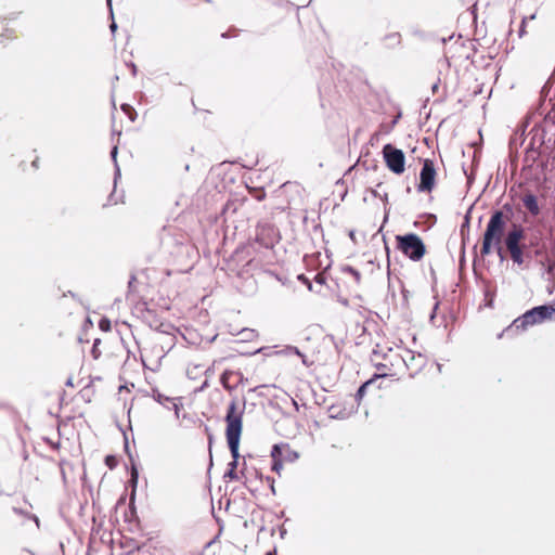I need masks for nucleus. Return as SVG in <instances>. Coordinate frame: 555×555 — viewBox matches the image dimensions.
Masks as SVG:
<instances>
[{"instance_id":"obj_16","label":"nucleus","mask_w":555,"mask_h":555,"mask_svg":"<svg viewBox=\"0 0 555 555\" xmlns=\"http://www.w3.org/2000/svg\"><path fill=\"white\" fill-rule=\"evenodd\" d=\"M99 327L101 331L103 332H109L112 330V324H111V320L107 319V318H102L100 321H99Z\"/></svg>"},{"instance_id":"obj_28","label":"nucleus","mask_w":555,"mask_h":555,"mask_svg":"<svg viewBox=\"0 0 555 555\" xmlns=\"http://www.w3.org/2000/svg\"><path fill=\"white\" fill-rule=\"evenodd\" d=\"M352 272H353V274L356 275V278H357V279H359V278H360L359 272H357V271H354V270H352Z\"/></svg>"},{"instance_id":"obj_25","label":"nucleus","mask_w":555,"mask_h":555,"mask_svg":"<svg viewBox=\"0 0 555 555\" xmlns=\"http://www.w3.org/2000/svg\"><path fill=\"white\" fill-rule=\"evenodd\" d=\"M438 307H439V304L437 302V304L435 305L434 312H436V311H437ZM434 318H435V313H433V314H431V319H434Z\"/></svg>"},{"instance_id":"obj_9","label":"nucleus","mask_w":555,"mask_h":555,"mask_svg":"<svg viewBox=\"0 0 555 555\" xmlns=\"http://www.w3.org/2000/svg\"><path fill=\"white\" fill-rule=\"evenodd\" d=\"M436 169L431 159H425L420 173V184L417 186L420 192H431L436 182Z\"/></svg>"},{"instance_id":"obj_2","label":"nucleus","mask_w":555,"mask_h":555,"mask_svg":"<svg viewBox=\"0 0 555 555\" xmlns=\"http://www.w3.org/2000/svg\"><path fill=\"white\" fill-rule=\"evenodd\" d=\"M245 413V401L233 398L227 408L225 413V438L231 451L233 461L230 463L231 469L235 470L237 459L240 456V441L243 433V416Z\"/></svg>"},{"instance_id":"obj_18","label":"nucleus","mask_w":555,"mask_h":555,"mask_svg":"<svg viewBox=\"0 0 555 555\" xmlns=\"http://www.w3.org/2000/svg\"><path fill=\"white\" fill-rule=\"evenodd\" d=\"M46 441L51 446L52 449L54 450H59L61 448V442L60 440H57L56 442L50 440V439H46Z\"/></svg>"},{"instance_id":"obj_1","label":"nucleus","mask_w":555,"mask_h":555,"mask_svg":"<svg viewBox=\"0 0 555 555\" xmlns=\"http://www.w3.org/2000/svg\"><path fill=\"white\" fill-rule=\"evenodd\" d=\"M505 246L512 261L521 269H527L535 259L548 274L555 269V261L550 259L547 244L543 232L539 229L525 232L519 225H514L505 237Z\"/></svg>"},{"instance_id":"obj_12","label":"nucleus","mask_w":555,"mask_h":555,"mask_svg":"<svg viewBox=\"0 0 555 555\" xmlns=\"http://www.w3.org/2000/svg\"><path fill=\"white\" fill-rule=\"evenodd\" d=\"M524 206L526 209L533 216H538L540 214V207L538 205L537 197L531 194L527 193L521 198Z\"/></svg>"},{"instance_id":"obj_21","label":"nucleus","mask_w":555,"mask_h":555,"mask_svg":"<svg viewBox=\"0 0 555 555\" xmlns=\"http://www.w3.org/2000/svg\"><path fill=\"white\" fill-rule=\"evenodd\" d=\"M298 280L302 281L305 284H307L308 288L311 291L312 289V286H311V283L309 282V280L307 278H305L304 274H299L298 276Z\"/></svg>"},{"instance_id":"obj_10","label":"nucleus","mask_w":555,"mask_h":555,"mask_svg":"<svg viewBox=\"0 0 555 555\" xmlns=\"http://www.w3.org/2000/svg\"><path fill=\"white\" fill-rule=\"evenodd\" d=\"M276 232L273 227L262 225L258 228L256 242L267 248L273 249L276 242Z\"/></svg>"},{"instance_id":"obj_7","label":"nucleus","mask_w":555,"mask_h":555,"mask_svg":"<svg viewBox=\"0 0 555 555\" xmlns=\"http://www.w3.org/2000/svg\"><path fill=\"white\" fill-rule=\"evenodd\" d=\"M383 156L386 166L390 171L396 175H401L404 172L405 156L401 150L392 146L391 144H386L383 147Z\"/></svg>"},{"instance_id":"obj_14","label":"nucleus","mask_w":555,"mask_h":555,"mask_svg":"<svg viewBox=\"0 0 555 555\" xmlns=\"http://www.w3.org/2000/svg\"><path fill=\"white\" fill-rule=\"evenodd\" d=\"M101 344H102V341L99 338L94 339V341H93V346L91 349V356L94 360H99L102 356V351L100 349Z\"/></svg>"},{"instance_id":"obj_17","label":"nucleus","mask_w":555,"mask_h":555,"mask_svg":"<svg viewBox=\"0 0 555 555\" xmlns=\"http://www.w3.org/2000/svg\"><path fill=\"white\" fill-rule=\"evenodd\" d=\"M104 462L108 466L109 469H114L118 464L117 457L115 455H111V454L105 456Z\"/></svg>"},{"instance_id":"obj_3","label":"nucleus","mask_w":555,"mask_h":555,"mask_svg":"<svg viewBox=\"0 0 555 555\" xmlns=\"http://www.w3.org/2000/svg\"><path fill=\"white\" fill-rule=\"evenodd\" d=\"M505 227L506 217L504 216L503 211H494L490 217V220L483 233L480 248L481 257L490 255L493 248H496L499 254L501 253V243L502 237L504 235Z\"/></svg>"},{"instance_id":"obj_29","label":"nucleus","mask_w":555,"mask_h":555,"mask_svg":"<svg viewBox=\"0 0 555 555\" xmlns=\"http://www.w3.org/2000/svg\"><path fill=\"white\" fill-rule=\"evenodd\" d=\"M279 453H280V457H281L283 455V448L281 446H280Z\"/></svg>"},{"instance_id":"obj_22","label":"nucleus","mask_w":555,"mask_h":555,"mask_svg":"<svg viewBox=\"0 0 555 555\" xmlns=\"http://www.w3.org/2000/svg\"><path fill=\"white\" fill-rule=\"evenodd\" d=\"M267 481H268V483H269V486H270V489H271L272 493H275V489H274V478H272V477H268V478H267Z\"/></svg>"},{"instance_id":"obj_24","label":"nucleus","mask_w":555,"mask_h":555,"mask_svg":"<svg viewBox=\"0 0 555 555\" xmlns=\"http://www.w3.org/2000/svg\"><path fill=\"white\" fill-rule=\"evenodd\" d=\"M315 281H317L318 283H323V282H324V279H323V276H322V274H320V273H319V274H317V275H315Z\"/></svg>"},{"instance_id":"obj_23","label":"nucleus","mask_w":555,"mask_h":555,"mask_svg":"<svg viewBox=\"0 0 555 555\" xmlns=\"http://www.w3.org/2000/svg\"><path fill=\"white\" fill-rule=\"evenodd\" d=\"M285 403H291L293 404L294 406L297 408V403L294 401L293 398H291L289 396L286 395V398H285Z\"/></svg>"},{"instance_id":"obj_5","label":"nucleus","mask_w":555,"mask_h":555,"mask_svg":"<svg viewBox=\"0 0 555 555\" xmlns=\"http://www.w3.org/2000/svg\"><path fill=\"white\" fill-rule=\"evenodd\" d=\"M376 373L373 375L377 380L385 377H399L404 372V358L402 349H389L375 363Z\"/></svg>"},{"instance_id":"obj_19","label":"nucleus","mask_w":555,"mask_h":555,"mask_svg":"<svg viewBox=\"0 0 555 555\" xmlns=\"http://www.w3.org/2000/svg\"><path fill=\"white\" fill-rule=\"evenodd\" d=\"M293 351H294L298 357L304 358V357H302V354H301V353H300L296 348H294V349H293V348H291V347H287L285 350L280 351V353H288V352H293Z\"/></svg>"},{"instance_id":"obj_15","label":"nucleus","mask_w":555,"mask_h":555,"mask_svg":"<svg viewBox=\"0 0 555 555\" xmlns=\"http://www.w3.org/2000/svg\"><path fill=\"white\" fill-rule=\"evenodd\" d=\"M271 457H272L271 469L273 472H278V443L272 446Z\"/></svg>"},{"instance_id":"obj_20","label":"nucleus","mask_w":555,"mask_h":555,"mask_svg":"<svg viewBox=\"0 0 555 555\" xmlns=\"http://www.w3.org/2000/svg\"><path fill=\"white\" fill-rule=\"evenodd\" d=\"M526 23H527V18H524L521 22V25H520V29H519V37H522L527 33L526 31Z\"/></svg>"},{"instance_id":"obj_8","label":"nucleus","mask_w":555,"mask_h":555,"mask_svg":"<svg viewBox=\"0 0 555 555\" xmlns=\"http://www.w3.org/2000/svg\"><path fill=\"white\" fill-rule=\"evenodd\" d=\"M402 357L404 358V371H408L411 377L418 374L427 364L425 356L410 349H402Z\"/></svg>"},{"instance_id":"obj_6","label":"nucleus","mask_w":555,"mask_h":555,"mask_svg":"<svg viewBox=\"0 0 555 555\" xmlns=\"http://www.w3.org/2000/svg\"><path fill=\"white\" fill-rule=\"evenodd\" d=\"M396 248L411 261H421L427 253L423 240L415 233L396 235Z\"/></svg>"},{"instance_id":"obj_4","label":"nucleus","mask_w":555,"mask_h":555,"mask_svg":"<svg viewBox=\"0 0 555 555\" xmlns=\"http://www.w3.org/2000/svg\"><path fill=\"white\" fill-rule=\"evenodd\" d=\"M544 321H555V307L543 305L526 311L522 315L513 321L509 328L519 332L526 331L531 326L543 323Z\"/></svg>"},{"instance_id":"obj_30","label":"nucleus","mask_w":555,"mask_h":555,"mask_svg":"<svg viewBox=\"0 0 555 555\" xmlns=\"http://www.w3.org/2000/svg\"><path fill=\"white\" fill-rule=\"evenodd\" d=\"M229 476H230V477H233V476H234V470L230 469V472H229Z\"/></svg>"},{"instance_id":"obj_13","label":"nucleus","mask_w":555,"mask_h":555,"mask_svg":"<svg viewBox=\"0 0 555 555\" xmlns=\"http://www.w3.org/2000/svg\"><path fill=\"white\" fill-rule=\"evenodd\" d=\"M376 382H377V379L373 376L372 378H370L369 380H366L365 383H363V384L360 386V388L358 389V391H357V397H358V399H359V400H361V399L364 397V395H365L366 390H367L371 386H373Z\"/></svg>"},{"instance_id":"obj_27","label":"nucleus","mask_w":555,"mask_h":555,"mask_svg":"<svg viewBox=\"0 0 555 555\" xmlns=\"http://www.w3.org/2000/svg\"><path fill=\"white\" fill-rule=\"evenodd\" d=\"M266 555H276L275 548L273 551L268 552Z\"/></svg>"},{"instance_id":"obj_11","label":"nucleus","mask_w":555,"mask_h":555,"mask_svg":"<svg viewBox=\"0 0 555 555\" xmlns=\"http://www.w3.org/2000/svg\"><path fill=\"white\" fill-rule=\"evenodd\" d=\"M220 382L227 390L232 391L240 384L241 374L234 371L227 370L221 375Z\"/></svg>"},{"instance_id":"obj_26","label":"nucleus","mask_w":555,"mask_h":555,"mask_svg":"<svg viewBox=\"0 0 555 555\" xmlns=\"http://www.w3.org/2000/svg\"><path fill=\"white\" fill-rule=\"evenodd\" d=\"M33 166H34L35 168H38V167H39V166H38V158H36V159H34V160H33Z\"/></svg>"}]
</instances>
